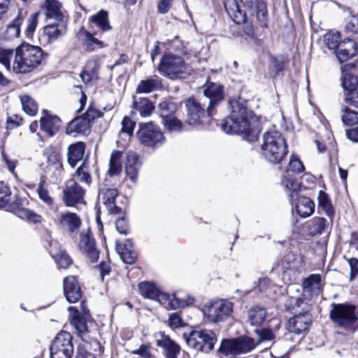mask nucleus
<instances>
[{
  "label": "nucleus",
  "instance_id": "obj_1",
  "mask_svg": "<svg viewBox=\"0 0 358 358\" xmlns=\"http://www.w3.org/2000/svg\"><path fill=\"white\" fill-rule=\"evenodd\" d=\"M43 59V51L39 47L27 43L15 50L0 47V64L7 71L25 74L35 70Z\"/></svg>",
  "mask_w": 358,
  "mask_h": 358
},
{
  "label": "nucleus",
  "instance_id": "obj_2",
  "mask_svg": "<svg viewBox=\"0 0 358 358\" xmlns=\"http://www.w3.org/2000/svg\"><path fill=\"white\" fill-rule=\"evenodd\" d=\"M230 115L225 118L222 124V129L227 134H242L248 141L257 140L260 127L257 118L239 100L229 101Z\"/></svg>",
  "mask_w": 358,
  "mask_h": 358
},
{
  "label": "nucleus",
  "instance_id": "obj_3",
  "mask_svg": "<svg viewBox=\"0 0 358 358\" xmlns=\"http://www.w3.org/2000/svg\"><path fill=\"white\" fill-rule=\"evenodd\" d=\"M261 149L265 159L274 164L280 162L287 153L285 139L277 131H268L264 134Z\"/></svg>",
  "mask_w": 358,
  "mask_h": 358
},
{
  "label": "nucleus",
  "instance_id": "obj_4",
  "mask_svg": "<svg viewBox=\"0 0 358 358\" xmlns=\"http://www.w3.org/2000/svg\"><path fill=\"white\" fill-rule=\"evenodd\" d=\"M140 294L152 300H157L166 309H177L189 305L194 302L193 298H189L187 301L178 299L175 295L162 293L158 288L149 282H142L138 284Z\"/></svg>",
  "mask_w": 358,
  "mask_h": 358
},
{
  "label": "nucleus",
  "instance_id": "obj_5",
  "mask_svg": "<svg viewBox=\"0 0 358 358\" xmlns=\"http://www.w3.org/2000/svg\"><path fill=\"white\" fill-rule=\"evenodd\" d=\"M158 71L162 76L173 80L184 78L189 73L183 58L173 54L164 55L158 66Z\"/></svg>",
  "mask_w": 358,
  "mask_h": 358
},
{
  "label": "nucleus",
  "instance_id": "obj_6",
  "mask_svg": "<svg viewBox=\"0 0 358 358\" xmlns=\"http://www.w3.org/2000/svg\"><path fill=\"white\" fill-rule=\"evenodd\" d=\"M256 341L249 336H240L235 338L222 340L219 348L221 355L229 358L246 354L257 346Z\"/></svg>",
  "mask_w": 358,
  "mask_h": 358
},
{
  "label": "nucleus",
  "instance_id": "obj_7",
  "mask_svg": "<svg viewBox=\"0 0 358 358\" xmlns=\"http://www.w3.org/2000/svg\"><path fill=\"white\" fill-rule=\"evenodd\" d=\"M183 337L188 346L206 353L213 349L217 341L215 333L208 329L193 330L188 334H184Z\"/></svg>",
  "mask_w": 358,
  "mask_h": 358
},
{
  "label": "nucleus",
  "instance_id": "obj_8",
  "mask_svg": "<svg viewBox=\"0 0 358 358\" xmlns=\"http://www.w3.org/2000/svg\"><path fill=\"white\" fill-rule=\"evenodd\" d=\"M204 317L210 322L225 321L233 311V303L226 299H219L206 303L203 307Z\"/></svg>",
  "mask_w": 358,
  "mask_h": 358
},
{
  "label": "nucleus",
  "instance_id": "obj_9",
  "mask_svg": "<svg viewBox=\"0 0 358 358\" xmlns=\"http://www.w3.org/2000/svg\"><path fill=\"white\" fill-rule=\"evenodd\" d=\"M329 315L335 324L348 329H354V324L357 320L355 306L347 303H333Z\"/></svg>",
  "mask_w": 358,
  "mask_h": 358
},
{
  "label": "nucleus",
  "instance_id": "obj_10",
  "mask_svg": "<svg viewBox=\"0 0 358 358\" xmlns=\"http://www.w3.org/2000/svg\"><path fill=\"white\" fill-rule=\"evenodd\" d=\"M72 338L67 331L59 333L50 348V358H72L74 350Z\"/></svg>",
  "mask_w": 358,
  "mask_h": 358
},
{
  "label": "nucleus",
  "instance_id": "obj_11",
  "mask_svg": "<svg viewBox=\"0 0 358 358\" xmlns=\"http://www.w3.org/2000/svg\"><path fill=\"white\" fill-rule=\"evenodd\" d=\"M137 136L142 144L152 148L161 145L165 140L161 129L152 122L140 124Z\"/></svg>",
  "mask_w": 358,
  "mask_h": 358
},
{
  "label": "nucleus",
  "instance_id": "obj_12",
  "mask_svg": "<svg viewBox=\"0 0 358 358\" xmlns=\"http://www.w3.org/2000/svg\"><path fill=\"white\" fill-rule=\"evenodd\" d=\"M69 317L71 324L80 334L87 332L86 318L88 315V310L86 309L85 302L82 301L79 307L70 306L68 308Z\"/></svg>",
  "mask_w": 358,
  "mask_h": 358
},
{
  "label": "nucleus",
  "instance_id": "obj_13",
  "mask_svg": "<svg viewBox=\"0 0 358 358\" xmlns=\"http://www.w3.org/2000/svg\"><path fill=\"white\" fill-rule=\"evenodd\" d=\"M78 247L82 254L87 257L91 262L98 260L99 252L96 248L94 239L92 238L90 229L83 230L80 233Z\"/></svg>",
  "mask_w": 358,
  "mask_h": 358
},
{
  "label": "nucleus",
  "instance_id": "obj_14",
  "mask_svg": "<svg viewBox=\"0 0 358 358\" xmlns=\"http://www.w3.org/2000/svg\"><path fill=\"white\" fill-rule=\"evenodd\" d=\"M117 195V189L103 185L99 188L98 201L106 206L109 213L117 214L121 212V208L115 202Z\"/></svg>",
  "mask_w": 358,
  "mask_h": 358
},
{
  "label": "nucleus",
  "instance_id": "obj_15",
  "mask_svg": "<svg viewBox=\"0 0 358 358\" xmlns=\"http://www.w3.org/2000/svg\"><path fill=\"white\" fill-rule=\"evenodd\" d=\"M42 8L47 21L67 22L62 5L57 0H45Z\"/></svg>",
  "mask_w": 358,
  "mask_h": 358
},
{
  "label": "nucleus",
  "instance_id": "obj_16",
  "mask_svg": "<svg viewBox=\"0 0 358 358\" xmlns=\"http://www.w3.org/2000/svg\"><path fill=\"white\" fill-rule=\"evenodd\" d=\"M67 22H54L48 24L43 28V40L45 44H50L57 40L66 32Z\"/></svg>",
  "mask_w": 358,
  "mask_h": 358
},
{
  "label": "nucleus",
  "instance_id": "obj_17",
  "mask_svg": "<svg viewBox=\"0 0 358 358\" xmlns=\"http://www.w3.org/2000/svg\"><path fill=\"white\" fill-rule=\"evenodd\" d=\"M157 345L164 350L166 358H177L180 352V347L171 338L165 335L164 332H159L156 334Z\"/></svg>",
  "mask_w": 358,
  "mask_h": 358
},
{
  "label": "nucleus",
  "instance_id": "obj_18",
  "mask_svg": "<svg viewBox=\"0 0 358 358\" xmlns=\"http://www.w3.org/2000/svg\"><path fill=\"white\" fill-rule=\"evenodd\" d=\"M63 289L64 296L69 303H76L81 299V288L74 276L70 275L64 279Z\"/></svg>",
  "mask_w": 358,
  "mask_h": 358
},
{
  "label": "nucleus",
  "instance_id": "obj_19",
  "mask_svg": "<svg viewBox=\"0 0 358 358\" xmlns=\"http://www.w3.org/2000/svg\"><path fill=\"white\" fill-rule=\"evenodd\" d=\"M203 94L210 100L207 113L211 115L213 108L224 99L223 87L218 83H210L206 85Z\"/></svg>",
  "mask_w": 358,
  "mask_h": 358
},
{
  "label": "nucleus",
  "instance_id": "obj_20",
  "mask_svg": "<svg viewBox=\"0 0 358 358\" xmlns=\"http://www.w3.org/2000/svg\"><path fill=\"white\" fill-rule=\"evenodd\" d=\"M85 190L76 182L69 185L64 190V201L68 206H73L83 201Z\"/></svg>",
  "mask_w": 358,
  "mask_h": 358
},
{
  "label": "nucleus",
  "instance_id": "obj_21",
  "mask_svg": "<svg viewBox=\"0 0 358 358\" xmlns=\"http://www.w3.org/2000/svg\"><path fill=\"white\" fill-rule=\"evenodd\" d=\"M185 106L187 110V122L192 126L199 124L204 115V109L193 98H189L186 101Z\"/></svg>",
  "mask_w": 358,
  "mask_h": 358
},
{
  "label": "nucleus",
  "instance_id": "obj_22",
  "mask_svg": "<svg viewBox=\"0 0 358 358\" xmlns=\"http://www.w3.org/2000/svg\"><path fill=\"white\" fill-rule=\"evenodd\" d=\"M336 57L341 62H345L358 53V45L352 40L346 38L336 50Z\"/></svg>",
  "mask_w": 358,
  "mask_h": 358
},
{
  "label": "nucleus",
  "instance_id": "obj_23",
  "mask_svg": "<svg viewBox=\"0 0 358 358\" xmlns=\"http://www.w3.org/2000/svg\"><path fill=\"white\" fill-rule=\"evenodd\" d=\"M310 322V319L307 313L297 315L289 320L287 328L289 332L299 334L308 329Z\"/></svg>",
  "mask_w": 358,
  "mask_h": 358
},
{
  "label": "nucleus",
  "instance_id": "obj_24",
  "mask_svg": "<svg viewBox=\"0 0 358 358\" xmlns=\"http://www.w3.org/2000/svg\"><path fill=\"white\" fill-rule=\"evenodd\" d=\"M321 277L318 274H311L303 282V294L310 297L318 295L322 289Z\"/></svg>",
  "mask_w": 358,
  "mask_h": 358
},
{
  "label": "nucleus",
  "instance_id": "obj_25",
  "mask_svg": "<svg viewBox=\"0 0 358 358\" xmlns=\"http://www.w3.org/2000/svg\"><path fill=\"white\" fill-rule=\"evenodd\" d=\"M99 64L97 60H90L85 64L80 78L85 83L96 81L99 79Z\"/></svg>",
  "mask_w": 358,
  "mask_h": 358
},
{
  "label": "nucleus",
  "instance_id": "obj_26",
  "mask_svg": "<svg viewBox=\"0 0 358 358\" xmlns=\"http://www.w3.org/2000/svg\"><path fill=\"white\" fill-rule=\"evenodd\" d=\"M59 222L63 229L71 233L77 230L81 224L80 217L76 213H62L60 215Z\"/></svg>",
  "mask_w": 358,
  "mask_h": 358
},
{
  "label": "nucleus",
  "instance_id": "obj_27",
  "mask_svg": "<svg viewBox=\"0 0 358 358\" xmlns=\"http://www.w3.org/2000/svg\"><path fill=\"white\" fill-rule=\"evenodd\" d=\"M41 129L49 136L55 134L61 127L60 119L57 116L45 115L41 118Z\"/></svg>",
  "mask_w": 358,
  "mask_h": 358
},
{
  "label": "nucleus",
  "instance_id": "obj_28",
  "mask_svg": "<svg viewBox=\"0 0 358 358\" xmlns=\"http://www.w3.org/2000/svg\"><path fill=\"white\" fill-rule=\"evenodd\" d=\"M141 166L138 156L134 152H129L126 162V173L130 179L136 182L138 177V170Z\"/></svg>",
  "mask_w": 358,
  "mask_h": 358
},
{
  "label": "nucleus",
  "instance_id": "obj_29",
  "mask_svg": "<svg viewBox=\"0 0 358 358\" xmlns=\"http://www.w3.org/2000/svg\"><path fill=\"white\" fill-rule=\"evenodd\" d=\"M90 123L83 115L73 120L66 128V133L71 134L73 133L85 134L90 130Z\"/></svg>",
  "mask_w": 358,
  "mask_h": 358
},
{
  "label": "nucleus",
  "instance_id": "obj_30",
  "mask_svg": "<svg viewBox=\"0 0 358 358\" xmlns=\"http://www.w3.org/2000/svg\"><path fill=\"white\" fill-rule=\"evenodd\" d=\"M315 203L310 199L304 196L297 197L296 210L297 213L302 217H307L314 212Z\"/></svg>",
  "mask_w": 358,
  "mask_h": 358
},
{
  "label": "nucleus",
  "instance_id": "obj_31",
  "mask_svg": "<svg viewBox=\"0 0 358 358\" xmlns=\"http://www.w3.org/2000/svg\"><path fill=\"white\" fill-rule=\"evenodd\" d=\"M85 148V144L82 142L71 145L69 147L68 162L72 167H74L83 158Z\"/></svg>",
  "mask_w": 358,
  "mask_h": 358
},
{
  "label": "nucleus",
  "instance_id": "obj_32",
  "mask_svg": "<svg viewBox=\"0 0 358 358\" xmlns=\"http://www.w3.org/2000/svg\"><path fill=\"white\" fill-rule=\"evenodd\" d=\"M90 21L96 24L102 31H110L112 29L109 23L108 13L104 10H101L97 13L91 16Z\"/></svg>",
  "mask_w": 358,
  "mask_h": 358
},
{
  "label": "nucleus",
  "instance_id": "obj_33",
  "mask_svg": "<svg viewBox=\"0 0 358 358\" xmlns=\"http://www.w3.org/2000/svg\"><path fill=\"white\" fill-rule=\"evenodd\" d=\"M326 227V219L321 217H314L306 224L308 234L314 236L321 234Z\"/></svg>",
  "mask_w": 358,
  "mask_h": 358
},
{
  "label": "nucleus",
  "instance_id": "obj_34",
  "mask_svg": "<svg viewBox=\"0 0 358 358\" xmlns=\"http://www.w3.org/2000/svg\"><path fill=\"white\" fill-rule=\"evenodd\" d=\"M162 87L161 80L158 78L141 80L137 86V93H150Z\"/></svg>",
  "mask_w": 358,
  "mask_h": 358
},
{
  "label": "nucleus",
  "instance_id": "obj_35",
  "mask_svg": "<svg viewBox=\"0 0 358 358\" xmlns=\"http://www.w3.org/2000/svg\"><path fill=\"white\" fill-rule=\"evenodd\" d=\"M122 152L120 151H114L110 156L109 162V169L108 173L110 176H117L122 171L121 159Z\"/></svg>",
  "mask_w": 358,
  "mask_h": 358
},
{
  "label": "nucleus",
  "instance_id": "obj_36",
  "mask_svg": "<svg viewBox=\"0 0 358 358\" xmlns=\"http://www.w3.org/2000/svg\"><path fill=\"white\" fill-rule=\"evenodd\" d=\"M266 312L261 307H254L248 311V319L251 325L257 326L262 324L265 320Z\"/></svg>",
  "mask_w": 358,
  "mask_h": 358
},
{
  "label": "nucleus",
  "instance_id": "obj_37",
  "mask_svg": "<svg viewBox=\"0 0 358 358\" xmlns=\"http://www.w3.org/2000/svg\"><path fill=\"white\" fill-rule=\"evenodd\" d=\"M133 108L139 112L141 116L147 117L151 114L154 106L147 98H141L138 101H134Z\"/></svg>",
  "mask_w": 358,
  "mask_h": 358
},
{
  "label": "nucleus",
  "instance_id": "obj_38",
  "mask_svg": "<svg viewBox=\"0 0 358 358\" xmlns=\"http://www.w3.org/2000/svg\"><path fill=\"white\" fill-rule=\"evenodd\" d=\"M74 182H84L85 184L90 185L92 182V177L89 173V166L85 160L82 165L78 168L76 173L73 175Z\"/></svg>",
  "mask_w": 358,
  "mask_h": 358
},
{
  "label": "nucleus",
  "instance_id": "obj_39",
  "mask_svg": "<svg viewBox=\"0 0 358 358\" xmlns=\"http://www.w3.org/2000/svg\"><path fill=\"white\" fill-rule=\"evenodd\" d=\"M22 22V17L20 16L16 17L15 19L13 21V22L7 27L4 32V38L6 40L9 41L17 38L20 34V27Z\"/></svg>",
  "mask_w": 358,
  "mask_h": 358
},
{
  "label": "nucleus",
  "instance_id": "obj_40",
  "mask_svg": "<svg viewBox=\"0 0 358 358\" xmlns=\"http://www.w3.org/2000/svg\"><path fill=\"white\" fill-rule=\"evenodd\" d=\"M22 109L30 116H34L38 111V104L36 101L29 95L20 96Z\"/></svg>",
  "mask_w": 358,
  "mask_h": 358
},
{
  "label": "nucleus",
  "instance_id": "obj_41",
  "mask_svg": "<svg viewBox=\"0 0 358 358\" xmlns=\"http://www.w3.org/2000/svg\"><path fill=\"white\" fill-rule=\"evenodd\" d=\"M318 204L325 214L329 217H333L334 210L328 195L323 191H320L318 194Z\"/></svg>",
  "mask_w": 358,
  "mask_h": 358
},
{
  "label": "nucleus",
  "instance_id": "obj_42",
  "mask_svg": "<svg viewBox=\"0 0 358 358\" xmlns=\"http://www.w3.org/2000/svg\"><path fill=\"white\" fill-rule=\"evenodd\" d=\"M341 34L338 31L331 30L324 36V43L329 50H336L340 45Z\"/></svg>",
  "mask_w": 358,
  "mask_h": 358
},
{
  "label": "nucleus",
  "instance_id": "obj_43",
  "mask_svg": "<svg viewBox=\"0 0 358 358\" xmlns=\"http://www.w3.org/2000/svg\"><path fill=\"white\" fill-rule=\"evenodd\" d=\"M116 250L124 263L131 264L135 262L136 253L133 250L120 244L116 245Z\"/></svg>",
  "mask_w": 358,
  "mask_h": 358
},
{
  "label": "nucleus",
  "instance_id": "obj_44",
  "mask_svg": "<svg viewBox=\"0 0 358 358\" xmlns=\"http://www.w3.org/2000/svg\"><path fill=\"white\" fill-rule=\"evenodd\" d=\"M341 112V119L345 124L353 125L358 123V112L352 110L345 106H342Z\"/></svg>",
  "mask_w": 358,
  "mask_h": 358
},
{
  "label": "nucleus",
  "instance_id": "obj_45",
  "mask_svg": "<svg viewBox=\"0 0 358 358\" xmlns=\"http://www.w3.org/2000/svg\"><path fill=\"white\" fill-rule=\"evenodd\" d=\"M342 87L345 90V93L354 89L358 88V79L351 73H343L341 77Z\"/></svg>",
  "mask_w": 358,
  "mask_h": 358
},
{
  "label": "nucleus",
  "instance_id": "obj_46",
  "mask_svg": "<svg viewBox=\"0 0 358 358\" xmlns=\"http://www.w3.org/2000/svg\"><path fill=\"white\" fill-rule=\"evenodd\" d=\"M299 264V261L295 254L289 252L283 258V266L286 269L283 273L284 278L288 275L289 270H296Z\"/></svg>",
  "mask_w": 358,
  "mask_h": 358
},
{
  "label": "nucleus",
  "instance_id": "obj_47",
  "mask_svg": "<svg viewBox=\"0 0 358 358\" xmlns=\"http://www.w3.org/2000/svg\"><path fill=\"white\" fill-rule=\"evenodd\" d=\"M285 189L290 192L289 196L294 201L295 197L298 195V192L300 189L299 183L292 178H285L282 181Z\"/></svg>",
  "mask_w": 358,
  "mask_h": 358
},
{
  "label": "nucleus",
  "instance_id": "obj_48",
  "mask_svg": "<svg viewBox=\"0 0 358 358\" xmlns=\"http://www.w3.org/2000/svg\"><path fill=\"white\" fill-rule=\"evenodd\" d=\"M176 105L173 103L162 102L159 104V115L162 123L175 114Z\"/></svg>",
  "mask_w": 358,
  "mask_h": 358
},
{
  "label": "nucleus",
  "instance_id": "obj_49",
  "mask_svg": "<svg viewBox=\"0 0 358 358\" xmlns=\"http://www.w3.org/2000/svg\"><path fill=\"white\" fill-rule=\"evenodd\" d=\"M45 180L41 179L37 188L38 196L44 203H45L48 206H51L54 203V200L50 196L48 189L45 187Z\"/></svg>",
  "mask_w": 358,
  "mask_h": 358
},
{
  "label": "nucleus",
  "instance_id": "obj_50",
  "mask_svg": "<svg viewBox=\"0 0 358 358\" xmlns=\"http://www.w3.org/2000/svg\"><path fill=\"white\" fill-rule=\"evenodd\" d=\"M83 41L87 50L90 51L94 50L96 47H103L102 41L94 37V36L90 32L87 31H85V38Z\"/></svg>",
  "mask_w": 358,
  "mask_h": 358
},
{
  "label": "nucleus",
  "instance_id": "obj_51",
  "mask_svg": "<svg viewBox=\"0 0 358 358\" xmlns=\"http://www.w3.org/2000/svg\"><path fill=\"white\" fill-rule=\"evenodd\" d=\"M121 124L122 129L120 135L125 134L128 138H130L134 131L135 122L128 117H124L122 120Z\"/></svg>",
  "mask_w": 358,
  "mask_h": 358
},
{
  "label": "nucleus",
  "instance_id": "obj_52",
  "mask_svg": "<svg viewBox=\"0 0 358 358\" xmlns=\"http://www.w3.org/2000/svg\"><path fill=\"white\" fill-rule=\"evenodd\" d=\"M164 127L170 131H179L182 129V124L177 119L175 114L163 122Z\"/></svg>",
  "mask_w": 358,
  "mask_h": 358
},
{
  "label": "nucleus",
  "instance_id": "obj_53",
  "mask_svg": "<svg viewBox=\"0 0 358 358\" xmlns=\"http://www.w3.org/2000/svg\"><path fill=\"white\" fill-rule=\"evenodd\" d=\"M59 268H66L72 264V259L65 251H60L55 257Z\"/></svg>",
  "mask_w": 358,
  "mask_h": 358
},
{
  "label": "nucleus",
  "instance_id": "obj_54",
  "mask_svg": "<svg viewBox=\"0 0 358 358\" xmlns=\"http://www.w3.org/2000/svg\"><path fill=\"white\" fill-rule=\"evenodd\" d=\"M303 171L304 166L303 165L302 162L297 157L292 155L289 160L287 171L300 173Z\"/></svg>",
  "mask_w": 358,
  "mask_h": 358
},
{
  "label": "nucleus",
  "instance_id": "obj_55",
  "mask_svg": "<svg viewBox=\"0 0 358 358\" xmlns=\"http://www.w3.org/2000/svg\"><path fill=\"white\" fill-rule=\"evenodd\" d=\"M10 191L2 181L0 182V208L5 206L10 201Z\"/></svg>",
  "mask_w": 358,
  "mask_h": 358
},
{
  "label": "nucleus",
  "instance_id": "obj_56",
  "mask_svg": "<svg viewBox=\"0 0 358 358\" xmlns=\"http://www.w3.org/2000/svg\"><path fill=\"white\" fill-rule=\"evenodd\" d=\"M151 349L150 344H142L138 349L131 351V354L138 355L141 358H151L152 357Z\"/></svg>",
  "mask_w": 358,
  "mask_h": 358
},
{
  "label": "nucleus",
  "instance_id": "obj_57",
  "mask_svg": "<svg viewBox=\"0 0 358 358\" xmlns=\"http://www.w3.org/2000/svg\"><path fill=\"white\" fill-rule=\"evenodd\" d=\"M346 31L352 34L358 33V16L350 15L346 19L345 26Z\"/></svg>",
  "mask_w": 358,
  "mask_h": 358
},
{
  "label": "nucleus",
  "instance_id": "obj_58",
  "mask_svg": "<svg viewBox=\"0 0 358 358\" xmlns=\"http://www.w3.org/2000/svg\"><path fill=\"white\" fill-rule=\"evenodd\" d=\"M345 103L358 108V87L345 93Z\"/></svg>",
  "mask_w": 358,
  "mask_h": 358
},
{
  "label": "nucleus",
  "instance_id": "obj_59",
  "mask_svg": "<svg viewBox=\"0 0 358 358\" xmlns=\"http://www.w3.org/2000/svg\"><path fill=\"white\" fill-rule=\"evenodd\" d=\"M38 13H34L29 16L27 20V26L26 29L27 36L31 35L35 31L38 24Z\"/></svg>",
  "mask_w": 358,
  "mask_h": 358
},
{
  "label": "nucleus",
  "instance_id": "obj_60",
  "mask_svg": "<svg viewBox=\"0 0 358 358\" xmlns=\"http://www.w3.org/2000/svg\"><path fill=\"white\" fill-rule=\"evenodd\" d=\"M169 325L171 329H176L185 326L181 317L178 313H174L170 315L169 319Z\"/></svg>",
  "mask_w": 358,
  "mask_h": 358
},
{
  "label": "nucleus",
  "instance_id": "obj_61",
  "mask_svg": "<svg viewBox=\"0 0 358 358\" xmlns=\"http://www.w3.org/2000/svg\"><path fill=\"white\" fill-rule=\"evenodd\" d=\"M256 331L259 336L258 341L256 342L257 344L264 341H272L275 338L274 333L269 329H262Z\"/></svg>",
  "mask_w": 358,
  "mask_h": 358
},
{
  "label": "nucleus",
  "instance_id": "obj_62",
  "mask_svg": "<svg viewBox=\"0 0 358 358\" xmlns=\"http://www.w3.org/2000/svg\"><path fill=\"white\" fill-rule=\"evenodd\" d=\"M257 17L259 21L264 22L267 14L266 3L262 1H258L256 5Z\"/></svg>",
  "mask_w": 358,
  "mask_h": 358
},
{
  "label": "nucleus",
  "instance_id": "obj_63",
  "mask_svg": "<svg viewBox=\"0 0 358 358\" xmlns=\"http://www.w3.org/2000/svg\"><path fill=\"white\" fill-rule=\"evenodd\" d=\"M22 217L27 219L28 221L33 223H38L41 222V216L28 209H23L21 211Z\"/></svg>",
  "mask_w": 358,
  "mask_h": 358
},
{
  "label": "nucleus",
  "instance_id": "obj_64",
  "mask_svg": "<svg viewBox=\"0 0 358 358\" xmlns=\"http://www.w3.org/2000/svg\"><path fill=\"white\" fill-rule=\"evenodd\" d=\"M173 0H159L157 5V10L159 13L165 14L171 8Z\"/></svg>",
  "mask_w": 358,
  "mask_h": 358
}]
</instances>
